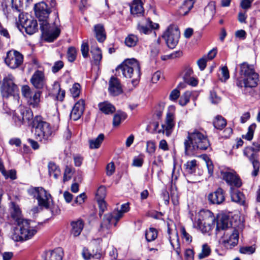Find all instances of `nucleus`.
<instances>
[{"mask_svg": "<svg viewBox=\"0 0 260 260\" xmlns=\"http://www.w3.org/2000/svg\"><path fill=\"white\" fill-rule=\"evenodd\" d=\"M210 99L213 104H217L220 101V98L216 95L214 91L210 92Z\"/></svg>", "mask_w": 260, "mask_h": 260, "instance_id": "62", "label": "nucleus"}, {"mask_svg": "<svg viewBox=\"0 0 260 260\" xmlns=\"http://www.w3.org/2000/svg\"><path fill=\"white\" fill-rule=\"evenodd\" d=\"M232 226V223L230 220L229 216L226 214H221L218 216L217 224L216 230H225Z\"/></svg>", "mask_w": 260, "mask_h": 260, "instance_id": "21", "label": "nucleus"}, {"mask_svg": "<svg viewBox=\"0 0 260 260\" xmlns=\"http://www.w3.org/2000/svg\"><path fill=\"white\" fill-rule=\"evenodd\" d=\"M211 253V249L207 244H205L202 246V251L199 254V258L201 259L208 256Z\"/></svg>", "mask_w": 260, "mask_h": 260, "instance_id": "46", "label": "nucleus"}, {"mask_svg": "<svg viewBox=\"0 0 260 260\" xmlns=\"http://www.w3.org/2000/svg\"><path fill=\"white\" fill-rule=\"evenodd\" d=\"M208 198L211 204L219 205L222 203L225 200L223 190L221 188H218L214 192L210 193Z\"/></svg>", "mask_w": 260, "mask_h": 260, "instance_id": "19", "label": "nucleus"}, {"mask_svg": "<svg viewBox=\"0 0 260 260\" xmlns=\"http://www.w3.org/2000/svg\"><path fill=\"white\" fill-rule=\"evenodd\" d=\"M115 214L114 213V211L112 213H109L104 215L103 221L101 224V230L104 229H108L110 228L113 220H115L114 216Z\"/></svg>", "mask_w": 260, "mask_h": 260, "instance_id": "29", "label": "nucleus"}, {"mask_svg": "<svg viewBox=\"0 0 260 260\" xmlns=\"http://www.w3.org/2000/svg\"><path fill=\"white\" fill-rule=\"evenodd\" d=\"M155 145L152 141H148L147 142L146 151L149 154L153 153L155 151Z\"/></svg>", "mask_w": 260, "mask_h": 260, "instance_id": "58", "label": "nucleus"}, {"mask_svg": "<svg viewBox=\"0 0 260 260\" xmlns=\"http://www.w3.org/2000/svg\"><path fill=\"white\" fill-rule=\"evenodd\" d=\"M11 217L18 223V220H25L21 217V212L20 209L14 203H12L11 211Z\"/></svg>", "mask_w": 260, "mask_h": 260, "instance_id": "34", "label": "nucleus"}, {"mask_svg": "<svg viewBox=\"0 0 260 260\" xmlns=\"http://www.w3.org/2000/svg\"><path fill=\"white\" fill-rule=\"evenodd\" d=\"M124 42L127 46L129 47H134L138 42V38L136 35L131 34L125 38Z\"/></svg>", "mask_w": 260, "mask_h": 260, "instance_id": "41", "label": "nucleus"}, {"mask_svg": "<svg viewBox=\"0 0 260 260\" xmlns=\"http://www.w3.org/2000/svg\"><path fill=\"white\" fill-rule=\"evenodd\" d=\"M45 80L44 74L41 71H37L32 75L30 81H43Z\"/></svg>", "mask_w": 260, "mask_h": 260, "instance_id": "47", "label": "nucleus"}, {"mask_svg": "<svg viewBox=\"0 0 260 260\" xmlns=\"http://www.w3.org/2000/svg\"><path fill=\"white\" fill-rule=\"evenodd\" d=\"M200 218L197 221V225L200 229L202 228V226H205L206 224L210 225L214 224L215 222V217L213 214L208 210H201L199 213Z\"/></svg>", "mask_w": 260, "mask_h": 260, "instance_id": "15", "label": "nucleus"}, {"mask_svg": "<svg viewBox=\"0 0 260 260\" xmlns=\"http://www.w3.org/2000/svg\"><path fill=\"white\" fill-rule=\"evenodd\" d=\"M1 94L3 98H8L13 97V99L18 102L19 89L17 86L14 82H3L1 87Z\"/></svg>", "mask_w": 260, "mask_h": 260, "instance_id": "13", "label": "nucleus"}, {"mask_svg": "<svg viewBox=\"0 0 260 260\" xmlns=\"http://www.w3.org/2000/svg\"><path fill=\"white\" fill-rule=\"evenodd\" d=\"M91 53L95 62L99 63L102 58V54L101 49L94 45L91 48Z\"/></svg>", "mask_w": 260, "mask_h": 260, "instance_id": "39", "label": "nucleus"}, {"mask_svg": "<svg viewBox=\"0 0 260 260\" xmlns=\"http://www.w3.org/2000/svg\"><path fill=\"white\" fill-rule=\"evenodd\" d=\"M68 60L70 62L74 61L76 57V50L74 47H70L67 53Z\"/></svg>", "mask_w": 260, "mask_h": 260, "instance_id": "49", "label": "nucleus"}, {"mask_svg": "<svg viewBox=\"0 0 260 260\" xmlns=\"http://www.w3.org/2000/svg\"><path fill=\"white\" fill-rule=\"evenodd\" d=\"M221 175L223 179L231 186L240 187L242 185L241 180L235 171H222Z\"/></svg>", "mask_w": 260, "mask_h": 260, "instance_id": "16", "label": "nucleus"}, {"mask_svg": "<svg viewBox=\"0 0 260 260\" xmlns=\"http://www.w3.org/2000/svg\"><path fill=\"white\" fill-rule=\"evenodd\" d=\"M240 74L244 81H255L259 80V75L255 71L253 66L246 62L240 64Z\"/></svg>", "mask_w": 260, "mask_h": 260, "instance_id": "12", "label": "nucleus"}, {"mask_svg": "<svg viewBox=\"0 0 260 260\" xmlns=\"http://www.w3.org/2000/svg\"><path fill=\"white\" fill-rule=\"evenodd\" d=\"M94 31L95 37L99 42H103L106 38V35L104 25L102 24H98L94 26Z\"/></svg>", "mask_w": 260, "mask_h": 260, "instance_id": "25", "label": "nucleus"}, {"mask_svg": "<svg viewBox=\"0 0 260 260\" xmlns=\"http://www.w3.org/2000/svg\"><path fill=\"white\" fill-rule=\"evenodd\" d=\"M70 92L74 98H77L79 96L81 92V86L80 84L75 82L70 88Z\"/></svg>", "mask_w": 260, "mask_h": 260, "instance_id": "44", "label": "nucleus"}, {"mask_svg": "<svg viewBox=\"0 0 260 260\" xmlns=\"http://www.w3.org/2000/svg\"><path fill=\"white\" fill-rule=\"evenodd\" d=\"M131 12L132 14L138 16L143 15L144 10L142 0H134L130 6Z\"/></svg>", "mask_w": 260, "mask_h": 260, "instance_id": "23", "label": "nucleus"}, {"mask_svg": "<svg viewBox=\"0 0 260 260\" xmlns=\"http://www.w3.org/2000/svg\"><path fill=\"white\" fill-rule=\"evenodd\" d=\"M226 124L225 119L221 116H217L213 121L214 127L219 129L223 128Z\"/></svg>", "mask_w": 260, "mask_h": 260, "instance_id": "40", "label": "nucleus"}, {"mask_svg": "<svg viewBox=\"0 0 260 260\" xmlns=\"http://www.w3.org/2000/svg\"><path fill=\"white\" fill-rule=\"evenodd\" d=\"M23 61V56L19 52L12 49L7 52L5 62L10 68L15 69L18 68Z\"/></svg>", "mask_w": 260, "mask_h": 260, "instance_id": "11", "label": "nucleus"}, {"mask_svg": "<svg viewBox=\"0 0 260 260\" xmlns=\"http://www.w3.org/2000/svg\"><path fill=\"white\" fill-rule=\"evenodd\" d=\"M129 209V204L128 203L122 204L121 206L120 210L114 211V213L115 214L114 218L115 222L114 223V226L116 225L118 221L123 217L124 213L128 212Z\"/></svg>", "mask_w": 260, "mask_h": 260, "instance_id": "31", "label": "nucleus"}, {"mask_svg": "<svg viewBox=\"0 0 260 260\" xmlns=\"http://www.w3.org/2000/svg\"><path fill=\"white\" fill-rule=\"evenodd\" d=\"M14 229L13 239L15 240H27L31 239L37 232L35 227L30 226L28 220H18Z\"/></svg>", "mask_w": 260, "mask_h": 260, "instance_id": "5", "label": "nucleus"}, {"mask_svg": "<svg viewBox=\"0 0 260 260\" xmlns=\"http://www.w3.org/2000/svg\"><path fill=\"white\" fill-rule=\"evenodd\" d=\"M31 2L32 0H11L12 9L13 13L15 14V17L18 16L21 25L28 35L34 34L38 29L37 20L31 17L27 18L23 13L24 3L25 7H27Z\"/></svg>", "mask_w": 260, "mask_h": 260, "instance_id": "2", "label": "nucleus"}, {"mask_svg": "<svg viewBox=\"0 0 260 260\" xmlns=\"http://www.w3.org/2000/svg\"><path fill=\"white\" fill-rule=\"evenodd\" d=\"M72 230L71 233L74 237L78 236L81 233L84 227L83 221L79 219L77 221H73L71 223Z\"/></svg>", "mask_w": 260, "mask_h": 260, "instance_id": "28", "label": "nucleus"}, {"mask_svg": "<svg viewBox=\"0 0 260 260\" xmlns=\"http://www.w3.org/2000/svg\"><path fill=\"white\" fill-rule=\"evenodd\" d=\"M63 67V63L62 61H57L54 63V64L52 68V71L54 73H57Z\"/></svg>", "mask_w": 260, "mask_h": 260, "instance_id": "59", "label": "nucleus"}, {"mask_svg": "<svg viewBox=\"0 0 260 260\" xmlns=\"http://www.w3.org/2000/svg\"><path fill=\"white\" fill-rule=\"evenodd\" d=\"M32 122L36 139L40 141L46 142L52 134L49 123L42 120L40 116H36Z\"/></svg>", "mask_w": 260, "mask_h": 260, "instance_id": "6", "label": "nucleus"}, {"mask_svg": "<svg viewBox=\"0 0 260 260\" xmlns=\"http://www.w3.org/2000/svg\"><path fill=\"white\" fill-rule=\"evenodd\" d=\"M62 256V249L58 247L53 250L47 251L45 253L44 260H61Z\"/></svg>", "mask_w": 260, "mask_h": 260, "instance_id": "22", "label": "nucleus"}, {"mask_svg": "<svg viewBox=\"0 0 260 260\" xmlns=\"http://www.w3.org/2000/svg\"><path fill=\"white\" fill-rule=\"evenodd\" d=\"M230 231V235L224 240V243L227 248L232 249L238 243L239 233L238 230L235 229H231Z\"/></svg>", "mask_w": 260, "mask_h": 260, "instance_id": "20", "label": "nucleus"}, {"mask_svg": "<svg viewBox=\"0 0 260 260\" xmlns=\"http://www.w3.org/2000/svg\"><path fill=\"white\" fill-rule=\"evenodd\" d=\"M256 126V125L255 123L251 124L248 128L247 133L245 135L243 136V138L248 141L251 140L253 138L254 132Z\"/></svg>", "mask_w": 260, "mask_h": 260, "instance_id": "45", "label": "nucleus"}, {"mask_svg": "<svg viewBox=\"0 0 260 260\" xmlns=\"http://www.w3.org/2000/svg\"><path fill=\"white\" fill-rule=\"evenodd\" d=\"M84 101L80 100L73 107L70 113V117L74 121L78 120L82 115L84 110Z\"/></svg>", "mask_w": 260, "mask_h": 260, "instance_id": "18", "label": "nucleus"}, {"mask_svg": "<svg viewBox=\"0 0 260 260\" xmlns=\"http://www.w3.org/2000/svg\"><path fill=\"white\" fill-rule=\"evenodd\" d=\"M96 196L99 197V199H103L106 196V188L101 186L97 190Z\"/></svg>", "mask_w": 260, "mask_h": 260, "instance_id": "60", "label": "nucleus"}, {"mask_svg": "<svg viewBox=\"0 0 260 260\" xmlns=\"http://www.w3.org/2000/svg\"><path fill=\"white\" fill-rule=\"evenodd\" d=\"M190 94L188 92H185L183 94L179 100V104L181 106H185L189 101Z\"/></svg>", "mask_w": 260, "mask_h": 260, "instance_id": "53", "label": "nucleus"}, {"mask_svg": "<svg viewBox=\"0 0 260 260\" xmlns=\"http://www.w3.org/2000/svg\"><path fill=\"white\" fill-rule=\"evenodd\" d=\"M257 82H237V85L243 88L242 90L245 93L250 92L253 88L255 87Z\"/></svg>", "mask_w": 260, "mask_h": 260, "instance_id": "35", "label": "nucleus"}, {"mask_svg": "<svg viewBox=\"0 0 260 260\" xmlns=\"http://www.w3.org/2000/svg\"><path fill=\"white\" fill-rule=\"evenodd\" d=\"M33 119L32 111L23 106H19L14 111L13 119L16 125L20 126L22 124H29Z\"/></svg>", "mask_w": 260, "mask_h": 260, "instance_id": "8", "label": "nucleus"}, {"mask_svg": "<svg viewBox=\"0 0 260 260\" xmlns=\"http://www.w3.org/2000/svg\"><path fill=\"white\" fill-rule=\"evenodd\" d=\"M187 6L188 5H187V4L186 3V0H185L180 8L179 14L180 15L185 16V15H187L188 14V13L190 11V10L192 8L189 9V8Z\"/></svg>", "mask_w": 260, "mask_h": 260, "instance_id": "56", "label": "nucleus"}, {"mask_svg": "<svg viewBox=\"0 0 260 260\" xmlns=\"http://www.w3.org/2000/svg\"><path fill=\"white\" fill-rule=\"evenodd\" d=\"M206 63L207 59L206 57L200 58L197 61V64L201 71H203L205 69L206 67Z\"/></svg>", "mask_w": 260, "mask_h": 260, "instance_id": "63", "label": "nucleus"}, {"mask_svg": "<svg viewBox=\"0 0 260 260\" xmlns=\"http://www.w3.org/2000/svg\"><path fill=\"white\" fill-rule=\"evenodd\" d=\"M221 80H227L230 77L229 70L226 66H223L220 68Z\"/></svg>", "mask_w": 260, "mask_h": 260, "instance_id": "54", "label": "nucleus"}, {"mask_svg": "<svg viewBox=\"0 0 260 260\" xmlns=\"http://www.w3.org/2000/svg\"><path fill=\"white\" fill-rule=\"evenodd\" d=\"M73 174V169L72 167L67 166L63 174V180L64 182L68 181L72 177V175Z\"/></svg>", "mask_w": 260, "mask_h": 260, "instance_id": "48", "label": "nucleus"}, {"mask_svg": "<svg viewBox=\"0 0 260 260\" xmlns=\"http://www.w3.org/2000/svg\"><path fill=\"white\" fill-rule=\"evenodd\" d=\"M180 78L183 81H198L193 75V70L190 68H185L180 74Z\"/></svg>", "mask_w": 260, "mask_h": 260, "instance_id": "26", "label": "nucleus"}, {"mask_svg": "<svg viewBox=\"0 0 260 260\" xmlns=\"http://www.w3.org/2000/svg\"><path fill=\"white\" fill-rule=\"evenodd\" d=\"M127 117L126 114L123 112H118L114 115L113 119V126H117L120 124L121 122L124 120Z\"/></svg>", "mask_w": 260, "mask_h": 260, "instance_id": "38", "label": "nucleus"}, {"mask_svg": "<svg viewBox=\"0 0 260 260\" xmlns=\"http://www.w3.org/2000/svg\"><path fill=\"white\" fill-rule=\"evenodd\" d=\"M184 144L187 155H193L198 150H206L210 146L207 137L198 130L188 133Z\"/></svg>", "mask_w": 260, "mask_h": 260, "instance_id": "3", "label": "nucleus"}, {"mask_svg": "<svg viewBox=\"0 0 260 260\" xmlns=\"http://www.w3.org/2000/svg\"><path fill=\"white\" fill-rule=\"evenodd\" d=\"M116 71L121 79H132V81H137L140 78V66L135 58L125 60L116 68Z\"/></svg>", "mask_w": 260, "mask_h": 260, "instance_id": "4", "label": "nucleus"}, {"mask_svg": "<svg viewBox=\"0 0 260 260\" xmlns=\"http://www.w3.org/2000/svg\"><path fill=\"white\" fill-rule=\"evenodd\" d=\"M180 232L182 235V238L184 239L187 242L190 243L192 241L191 236L186 232L184 226H181L180 228Z\"/></svg>", "mask_w": 260, "mask_h": 260, "instance_id": "52", "label": "nucleus"}, {"mask_svg": "<svg viewBox=\"0 0 260 260\" xmlns=\"http://www.w3.org/2000/svg\"><path fill=\"white\" fill-rule=\"evenodd\" d=\"M21 92L22 95L26 98L29 97L31 94L30 88L27 85H24L22 87Z\"/></svg>", "mask_w": 260, "mask_h": 260, "instance_id": "64", "label": "nucleus"}, {"mask_svg": "<svg viewBox=\"0 0 260 260\" xmlns=\"http://www.w3.org/2000/svg\"><path fill=\"white\" fill-rule=\"evenodd\" d=\"M51 87L49 89V94L55 100L62 102L65 96V90L61 89L59 82H53Z\"/></svg>", "mask_w": 260, "mask_h": 260, "instance_id": "17", "label": "nucleus"}, {"mask_svg": "<svg viewBox=\"0 0 260 260\" xmlns=\"http://www.w3.org/2000/svg\"><path fill=\"white\" fill-rule=\"evenodd\" d=\"M98 107L100 110L105 114H112L116 110L115 107L107 101L100 103Z\"/></svg>", "mask_w": 260, "mask_h": 260, "instance_id": "27", "label": "nucleus"}, {"mask_svg": "<svg viewBox=\"0 0 260 260\" xmlns=\"http://www.w3.org/2000/svg\"><path fill=\"white\" fill-rule=\"evenodd\" d=\"M82 54L84 58H86L89 55V47L87 43H83L81 47Z\"/></svg>", "mask_w": 260, "mask_h": 260, "instance_id": "57", "label": "nucleus"}, {"mask_svg": "<svg viewBox=\"0 0 260 260\" xmlns=\"http://www.w3.org/2000/svg\"><path fill=\"white\" fill-rule=\"evenodd\" d=\"M134 82H127L128 88L125 86H122L120 82H109L108 91L110 94L112 96H117L122 93L123 90L125 91H130L133 89L135 86Z\"/></svg>", "mask_w": 260, "mask_h": 260, "instance_id": "14", "label": "nucleus"}, {"mask_svg": "<svg viewBox=\"0 0 260 260\" xmlns=\"http://www.w3.org/2000/svg\"><path fill=\"white\" fill-rule=\"evenodd\" d=\"M28 193L36 198L38 205L46 209L49 207L51 196L43 187H32L28 190Z\"/></svg>", "mask_w": 260, "mask_h": 260, "instance_id": "9", "label": "nucleus"}, {"mask_svg": "<svg viewBox=\"0 0 260 260\" xmlns=\"http://www.w3.org/2000/svg\"><path fill=\"white\" fill-rule=\"evenodd\" d=\"M173 127L174 126H173L172 125H171L170 124V125H168L166 124H162V129L159 130L158 133H160L162 132L164 134H165V135L167 137H169L170 136L171 134L172 133V128H173Z\"/></svg>", "mask_w": 260, "mask_h": 260, "instance_id": "50", "label": "nucleus"}, {"mask_svg": "<svg viewBox=\"0 0 260 260\" xmlns=\"http://www.w3.org/2000/svg\"><path fill=\"white\" fill-rule=\"evenodd\" d=\"M98 204L100 209L99 215L101 217L104 212L107 209L106 203L103 199H99L98 200Z\"/></svg>", "mask_w": 260, "mask_h": 260, "instance_id": "55", "label": "nucleus"}, {"mask_svg": "<svg viewBox=\"0 0 260 260\" xmlns=\"http://www.w3.org/2000/svg\"><path fill=\"white\" fill-rule=\"evenodd\" d=\"M180 96V92L177 89L173 90L169 96V99L172 101H175Z\"/></svg>", "mask_w": 260, "mask_h": 260, "instance_id": "61", "label": "nucleus"}, {"mask_svg": "<svg viewBox=\"0 0 260 260\" xmlns=\"http://www.w3.org/2000/svg\"><path fill=\"white\" fill-rule=\"evenodd\" d=\"M180 35V33L178 27L174 25H171L164 32L162 37L165 39L168 46L173 49L178 43Z\"/></svg>", "mask_w": 260, "mask_h": 260, "instance_id": "10", "label": "nucleus"}, {"mask_svg": "<svg viewBox=\"0 0 260 260\" xmlns=\"http://www.w3.org/2000/svg\"><path fill=\"white\" fill-rule=\"evenodd\" d=\"M258 151H260V142H254L252 146L247 147L243 150L244 155L252 165L253 171L251 174L254 177L257 175L260 168Z\"/></svg>", "mask_w": 260, "mask_h": 260, "instance_id": "7", "label": "nucleus"}, {"mask_svg": "<svg viewBox=\"0 0 260 260\" xmlns=\"http://www.w3.org/2000/svg\"><path fill=\"white\" fill-rule=\"evenodd\" d=\"M147 21L149 27L147 26L140 24L138 25V29L140 32L144 34H148L151 31L150 27L152 29H157L158 28L159 25L157 23H153L150 19H147Z\"/></svg>", "mask_w": 260, "mask_h": 260, "instance_id": "30", "label": "nucleus"}, {"mask_svg": "<svg viewBox=\"0 0 260 260\" xmlns=\"http://www.w3.org/2000/svg\"><path fill=\"white\" fill-rule=\"evenodd\" d=\"M105 136L104 134H100L98 137L94 139L89 141V147L91 149H97L100 147L101 144L104 139Z\"/></svg>", "mask_w": 260, "mask_h": 260, "instance_id": "37", "label": "nucleus"}, {"mask_svg": "<svg viewBox=\"0 0 260 260\" xmlns=\"http://www.w3.org/2000/svg\"><path fill=\"white\" fill-rule=\"evenodd\" d=\"M34 9L35 15L40 22V29L44 39L48 42L53 41L60 34L58 28L60 21L58 13H56L55 19L51 26L48 21L51 10L46 3L41 2L35 4Z\"/></svg>", "mask_w": 260, "mask_h": 260, "instance_id": "1", "label": "nucleus"}, {"mask_svg": "<svg viewBox=\"0 0 260 260\" xmlns=\"http://www.w3.org/2000/svg\"><path fill=\"white\" fill-rule=\"evenodd\" d=\"M157 237V232L154 228H150L145 233V237L148 242L154 240Z\"/></svg>", "mask_w": 260, "mask_h": 260, "instance_id": "42", "label": "nucleus"}, {"mask_svg": "<svg viewBox=\"0 0 260 260\" xmlns=\"http://www.w3.org/2000/svg\"><path fill=\"white\" fill-rule=\"evenodd\" d=\"M230 193L232 201L241 205H243L245 204V196L242 192L231 187Z\"/></svg>", "mask_w": 260, "mask_h": 260, "instance_id": "24", "label": "nucleus"}, {"mask_svg": "<svg viewBox=\"0 0 260 260\" xmlns=\"http://www.w3.org/2000/svg\"><path fill=\"white\" fill-rule=\"evenodd\" d=\"M184 166L186 172L189 174H192L196 171L197 160L196 159H193L188 161Z\"/></svg>", "mask_w": 260, "mask_h": 260, "instance_id": "43", "label": "nucleus"}, {"mask_svg": "<svg viewBox=\"0 0 260 260\" xmlns=\"http://www.w3.org/2000/svg\"><path fill=\"white\" fill-rule=\"evenodd\" d=\"M40 91L36 92L32 96L30 94V96L27 98L28 104L34 108L37 107L40 102Z\"/></svg>", "mask_w": 260, "mask_h": 260, "instance_id": "36", "label": "nucleus"}, {"mask_svg": "<svg viewBox=\"0 0 260 260\" xmlns=\"http://www.w3.org/2000/svg\"><path fill=\"white\" fill-rule=\"evenodd\" d=\"M49 174L50 176L53 175L55 179H57L60 175L61 171L59 167L53 162H49L48 164Z\"/></svg>", "mask_w": 260, "mask_h": 260, "instance_id": "33", "label": "nucleus"}, {"mask_svg": "<svg viewBox=\"0 0 260 260\" xmlns=\"http://www.w3.org/2000/svg\"><path fill=\"white\" fill-rule=\"evenodd\" d=\"M215 3L214 2H211L205 8L204 15L207 18L211 19L213 17L215 14Z\"/></svg>", "mask_w": 260, "mask_h": 260, "instance_id": "32", "label": "nucleus"}, {"mask_svg": "<svg viewBox=\"0 0 260 260\" xmlns=\"http://www.w3.org/2000/svg\"><path fill=\"white\" fill-rule=\"evenodd\" d=\"M255 248L253 246L241 247L240 252L241 253L250 254L254 252Z\"/></svg>", "mask_w": 260, "mask_h": 260, "instance_id": "51", "label": "nucleus"}]
</instances>
